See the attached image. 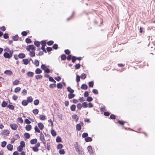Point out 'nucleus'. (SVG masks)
<instances>
[{
    "label": "nucleus",
    "instance_id": "nucleus-48",
    "mask_svg": "<svg viewBox=\"0 0 155 155\" xmlns=\"http://www.w3.org/2000/svg\"><path fill=\"white\" fill-rule=\"evenodd\" d=\"M25 41L28 44L31 43V39L29 38H27L25 39Z\"/></svg>",
    "mask_w": 155,
    "mask_h": 155
},
{
    "label": "nucleus",
    "instance_id": "nucleus-42",
    "mask_svg": "<svg viewBox=\"0 0 155 155\" xmlns=\"http://www.w3.org/2000/svg\"><path fill=\"white\" fill-rule=\"evenodd\" d=\"M67 58L65 54H62L61 56V60H65Z\"/></svg>",
    "mask_w": 155,
    "mask_h": 155
},
{
    "label": "nucleus",
    "instance_id": "nucleus-36",
    "mask_svg": "<svg viewBox=\"0 0 155 155\" xmlns=\"http://www.w3.org/2000/svg\"><path fill=\"white\" fill-rule=\"evenodd\" d=\"M7 107L11 110H14V106L12 105L9 104L7 106Z\"/></svg>",
    "mask_w": 155,
    "mask_h": 155
},
{
    "label": "nucleus",
    "instance_id": "nucleus-53",
    "mask_svg": "<svg viewBox=\"0 0 155 155\" xmlns=\"http://www.w3.org/2000/svg\"><path fill=\"white\" fill-rule=\"evenodd\" d=\"M63 147V146L62 144H59L57 147V148L58 149H62V148Z\"/></svg>",
    "mask_w": 155,
    "mask_h": 155
},
{
    "label": "nucleus",
    "instance_id": "nucleus-40",
    "mask_svg": "<svg viewBox=\"0 0 155 155\" xmlns=\"http://www.w3.org/2000/svg\"><path fill=\"white\" fill-rule=\"evenodd\" d=\"M33 113L35 115L37 114L38 113V111L37 109H35L33 110Z\"/></svg>",
    "mask_w": 155,
    "mask_h": 155
},
{
    "label": "nucleus",
    "instance_id": "nucleus-6",
    "mask_svg": "<svg viewBox=\"0 0 155 155\" xmlns=\"http://www.w3.org/2000/svg\"><path fill=\"white\" fill-rule=\"evenodd\" d=\"M84 123L83 122H80V123L77 124L76 126V129L77 130L80 131L81 129V126H83Z\"/></svg>",
    "mask_w": 155,
    "mask_h": 155
},
{
    "label": "nucleus",
    "instance_id": "nucleus-31",
    "mask_svg": "<svg viewBox=\"0 0 155 155\" xmlns=\"http://www.w3.org/2000/svg\"><path fill=\"white\" fill-rule=\"evenodd\" d=\"M4 51L5 52H10L11 51H13L12 50H11L9 48H8V47H5L4 49Z\"/></svg>",
    "mask_w": 155,
    "mask_h": 155
},
{
    "label": "nucleus",
    "instance_id": "nucleus-24",
    "mask_svg": "<svg viewBox=\"0 0 155 155\" xmlns=\"http://www.w3.org/2000/svg\"><path fill=\"white\" fill-rule=\"evenodd\" d=\"M33 98L31 96L27 98V100L28 101V102L29 103H31L33 101Z\"/></svg>",
    "mask_w": 155,
    "mask_h": 155
},
{
    "label": "nucleus",
    "instance_id": "nucleus-60",
    "mask_svg": "<svg viewBox=\"0 0 155 155\" xmlns=\"http://www.w3.org/2000/svg\"><path fill=\"white\" fill-rule=\"evenodd\" d=\"M81 65L79 64H76L75 65V67L76 69H79L80 68Z\"/></svg>",
    "mask_w": 155,
    "mask_h": 155
},
{
    "label": "nucleus",
    "instance_id": "nucleus-23",
    "mask_svg": "<svg viewBox=\"0 0 155 155\" xmlns=\"http://www.w3.org/2000/svg\"><path fill=\"white\" fill-rule=\"evenodd\" d=\"M27 75L28 77H33L34 75V73L33 72L29 71L27 73Z\"/></svg>",
    "mask_w": 155,
    "mask_h": 155
},
{
    "label": "nucleus",
    "instance_id": "nucleus-28",
    "mask_svg": "<svg viewBox=\"0 0 155 155\" xmlns=\"http://www.w3.org/2000/svg\"><path fill=\"white\" fill-rule=\"evenodd\" d=\"M8 105V103L5 101H3L1 104L2 106L3 107H5Z\"/></svg>",
    "mask_w": 155,
    "mask_h": 155
},
{
    "label": "nucleus",
    "instance_id": "nucleus-59",
    "mask_svg": "<svg viewBox=\"0 0 155 155\" xmlns=\"http://www.w3.org/2000/svg\"><path fill=\"white\" fill-rule=\"evenodd\" d=\"M88 136V134L87 133H84L82 135V137L83 138L87 137Z\"/></svg>",
    "mask_w": 155,
    "mask_h": 155
},
{
    "label": "nucleus",
    "instance_id": "nucleus-64",
    "mask_svg": "<svg viewBox=\"0 0 155 155\" xmlns=\"http://www.w3.org/2000/svg\"><path fill=\"white\" fill-rule=\"evenodd\" d=\"M12 38L14 41H17L18 39V35H15V36H13L12 37Z\"/></svg>",
    "mask_w": 155,
    "mask_h": 155
},
{
    "label": "nucleus",
    "instance_id": "nucleus-11",
    "mask_svg": "<svg viewBox=\"0 0 155 155\" xmlns=\"http://www.w3.org/2000/svg\"><path fill=\"white\" fill-rule=\"evenodd\" d=\"M4 73L8 75H11L12 74V72L10 70H6L4 72Z\"/></svg>",
    "mask_w": 155,
    "mask_h": 155
},
{
    "label": "nucleus",
    "instance_id": "nucleus-57",
    "mask_svg": "<svg viewBox=\"0 0 155 155\" xmlns=\"http://www.w3.org/2000/svg\"><path fill=\"white\" fill-rule=\"evenodd\" d=\"M47 44L48 45H51L54 44V41H50L47 42Z\"/></svg>",
    "mask_w": 155,
    "mask_h": 155
},
{
    "label": "nucleus",
    "instance_id": "nucleus-35",
    "mask_svg": "<svg viewBox=\"0 0 155 155\" xmlns=\"http://www.w3.org/2000/svg\"><path fill=\"white\" fill-rule=\"evenodd\" d=\"M41 44L42 45V46H45L46 45V41H42L41 42Z\"/></svg>",
    "mask_w": 155,
    "mask_h": 155
},
{
    "label": "nucleus",
    "instance_id": "nucleus-32",
    "mask_svg": "<svg viewBox=\"0 0 155 155\" xmlns=\"http://www.w3.org/2000/svg\"><path fill=\"white\" fill-rule=\"evenodd\" d=\"M34 43L35 45L37 47H39L40 45V42L38 41H35Z\"/></svg>",
    "mask_w": 155,
    "mask_h": 155
},
{
    "label": "nucleus",
    "instance_id": "nucleus-45",
    "mask_svg": "<svg viewBox=\"0 0 155 155\" xmlns=\"http://www.w3.org/2000/svg\"><path fill=\"white\" fill-rule=\"evenodd\" d=\"M57 87L58 88L61 89L63 87V86L61 83H59L58 84Z\"/></svg>",
    "mask_w": 155,
    "mask_h": 155
},
{
    "label": "nucleus",
    "instance_id": "nucleus-37",
    "mask_svg": "<svg viewBox=\"0 0 155 155\" xmlns=\"http://www.w3.org/2000/svg\"><path fill=\"white\" fill-rule=\"evenodd\" d=\"M7 142L5 141H3L1 143V146L2 147H4L6 145Z\"/></svg>",
    "mask_w": 155,
    "mask_h": 155
},
{
    "label": "nucleus",
    "instance_id": "nucleus-54",
    "mask_svg": "<svg viewBox=\"0 0 155 155\" xmlns=\"http://www.w3.org/2000/svg\"><path fill=\"white\" fill-rule=\"evenodd\" d=\"M23 147H22V146H19L18 148H17V150L19 152L22 151V150H23Z\"/></svg>",
    "mask_w": 155,
    "mask_h": 155
},
{
    "label": "nucleus",
    "instance_id": "nucleus-12",
    "mask_svg": "<svg viewBox=\"0 0 155 155\" xmlns=\"http://www.w3.org/2000/svg\"><path fill=\"white\" fill-rule=\"evenodd\" d=\"M73 119H74L76 122H77L79 120V117L77 114H74L72 117Z\"/></svg>",
    "mask_w": 155,
    "mask_h": 155
},
{
    "label": "nucleus",
    "instance_id": "nucleus-27",
    "mask_svg": "<svg viewBox=\"0 0 155 155\" xmlns=\"http://www.w3.org/2000/svg\"><path fill=\"white\" fill-rule=\"evenodd\" d=\"M36 74H40L42 72V71L39 68H37L35 71Z\"/></svg>",
    "mask_w": 155,
    "mask_h": 155
},
{
    "label": "nucleus",
    "instance_id": "nucleus-1",
    "mask_svg": "<svg viewBox=\"0 0 155 155\" xmlns=\"http://www.w3.org/2000/svg\"><path fill=\"white\" fill-rule=\"evenodd\" d=\"M26 50L30 52L29 55L31 57H33L35 56V48L33 45H29L26 47Z\"/></svg>",
    "mask_w": 155,
    "mask_h": 155
},
{
    "label": "nucleus",
    "instance_id": "nucleus-39",
    "mask_svg": "<svg viewBox=\"0 0 155 155\" xmlns=\"http://www.w3.org/2000/svg\"><path fill=\"white\" fill-rule=\"evenodd\" d=\"M39 62L37 60H35L34 62V64L36 66H38L39 65Z\"/></svg>",
    "mask_w": 155,
    "mask_h": 155
},
{
    "label": "nucleus",
    "instance_id": "nucleus-22",
    "mask_svg": "<svg viewBox=\"0 0 155 155\" xmlns=\"http://www.w3.org/2000/svg\"><path fill=\"white\" fill-rule=\"evenodd\" d=\"M25 55L24 53H20L18 55V57L20 58H23L25 57Z\"/></svg>",
    "mask_w": 155,
    "mask_h": 155
},
{
    "label": "nucleus",
    "instance_id": "nucleus-10",
    "mask_svg": "<svg viewBox=\"0 0 155 155\" xmlns=\"http://www.w3.org/2000/svg\"><path fill=\"white\" fill-rule=\"evenodd\" d=\"M32 128V126L30 124H27L25 127V129L27 131L31 130Z\"/></svg>",
    "mask_w": 155,
    "mask_h": 155
},
{
    "label": "nucleus",
    "instance_id": "nucleus-47",
    "mask_svg": "<svg viewBox=\"0 0 155 155\" xmlns=\"http://www.w3.org/2000/svg\"><path fill=\"white\" fill-rule=\"evenodd\" d=\"M49 80L50 81L52 82H54L55 83L56 81L52 77H50L49 78Z\"/></svg>",
    "mask_w": 155,
    "mask_h": 155
},
{
    "label": "nucleus",
    "instance_id": "nucleus-2",
    "mask_svg": "<svg viewBox=\"0 0 155 155\" xmlns=\"http://www.w3.org/2000/svg\"><path fill=\"white\" fill-rule=\"evenodd\" d=\"M34 129L35 132L38 133H40V140L44 144L45 143V140L44 134L41 131L39 130L37 126H36L35 127Z\"/></svg>",
    "mask_w": 155,
    "mask_h": 155
},
{
    "label": "nucleus",
    "instance_id": "nucleus-14",
    "mask_svg": "<svg viewBox=\"0 0 155 155\" xmlns=\"http://www.w3.org/2000/svg\"><path fill=\"white\" fill-rule=\"evenodd\" d=\"M37 142V140L36 138L32 139L30 141V143L32 144H36Z\"/></svg>",
    "mask_w": 155,
    "mask_h": 155
},
{
    "label": "nucleus",
    "instance_id": "nucleus-7",
    "mask_svg": "<svg viewBox=\"0 0 155 155\" xmlns=\"http://www.w3.org/2000/svg\"><path fill=\"white\" fill-rule=\"evenodd\" d=\"M10 127L12 129L14 130H16L18 128V125L15 124H11Z\"/></svg>",
    "mask_w": 155,
    "mask_h": 155
},
{
    "label": "nucleus",
    "instance_id": "nucleus-43",
    "mask_svg": "<svg viewBox=\"0 0 155 155\" xmlns=\"http://www.w3.org/2000/svg\"><path fill=\"white\" fill-rule=\"evenodd\" d=\"M18 122H20L21 124H22L23 122V120L21 117H18L17 120Z\"/></svg>",
    "mask_w": 155,
    "mask_h": 155
},
{
    "label": "nucleus",
    "instance_id": "nucleus-20",
    "mask_svg": "<svg viewBox=\"0 0 155 155\" xmlns=\"http://www.w3.org/2000/svg\"><path fill=\"white\" fill-rule=\"evenodd\" d=\"M68 91L70 92V93H73L74 92V90L72 89L70 87H67Z\"/></svg>",
    "mask_w": 155,
    "mask_h": 155
},
{
    "label": "nucleus",
    "instance_id": "nucleus-15",
    "mask_svg": "<svg viewBox=\"0 0 155 155\" xmlns=\"http://www.w3.org/2000/svg\"><path fill=\"white\" fill-rule=\"evenodd\" d=\"M28 103V102L27 100H24L22 102V105L24 106H26L27 105Z\"/></svg>",
    "mask_w": 155,
    "mask_h": 155
},
{
    "label": "nucleus",
    "instance_id": "nucleus-5",
    "mask_svg": "<svg viewBox=\"0 0 155 155\" xmlns=\"http://www.w3.org/2000/svg\"><path fill=\"white\" fill-rule=\"evenodd\" d=\"M10 134V131L8 130L5 129L3 130L1 133V134L2 135H5L8 136Z\"/></svg>",
    "mask_w": 155,
    "mask_h": 155
},
{
    "label": "nucleus",
    "instance_id": "nucleus-61",
    "mask_svg": "<svg viewBox=\"0 0 155 155\" xmlns=\"http://www.w3.org/2000/svg\"><path fill=\"white\" fill-rule=\"evenodd\" d=\"M32 150L35 152H37L39 150L38 148L35 146L33 147Z\"/></svg>",
    "mask_w": 155,
    "mask_h": 155
},
{
    "label": "nucleus",
    "instance_id": "nucleus-33",
    "mask_svg": "<svg viewBox=\"0 0 155 155\" xmlns=\"http://www.w3.org/2000/svg\"><path fill=\"white\" fill-rule=\"evenodd\" d=\"M62 140L61 137L59 136H58L56 138V141L58 142H61Z\"/></svg>",
    "mask_w": 155,
    "mask_h": 155
},
{
    "label": "nucleus",
    "instance_id": "nucleus-25",
    "mask_svg": "<svg viewBox=\"0 0 155 155\" xmlns=\"http://www.w3.org/2000/svg\"><path fill=\"white\" fill-rule=\"evenodd\" d=\"M24 136L25 138L27 139H29L30 137V134L28 133H25Z\"/></svg>",
    "mask_w": 155,
    "mask_h": 155
},
{
    "label": "nucleus",
    "instance_id": "nucleus-13",
    "mask_svg": "<svg viewBox=\"0 0 155 155\" xmlns=\"http://www.w3.org/2000/svg\"><path fill=\"white\" fill-rule=\"evenodd\" d=\"M7 148L8 150L11 151L13 150V146L12 144H8L7 146Z\"/></svg>",
    "mask_w": 155,
    "mask_h": 155
},
{
    "label": "nucleus",
    "instance_id": "nucleus-4",
    "mask_svg": "<svg viewBox=\"0 0 155 155\" xmlns=\"http://www.w3.org/2000/svg\"><path fill=\"white\" fill-rule=\"evenodd\" d=\"M13 53V51H11L9 53L8 52H5L3 54V56L5 58L9 59L12 56Z\"/></svg>",
    "mask_w": 155,
    "mask_h": 155
},
{
    "label": "nucleus",
    "instance_id": "nucleus-16",
    "mask_svg": "<svg viewBox=\"0 0 155 155\" xmlns=\"http://www.w3.org/2000/svg\"><path fill=\"white\" fill-rule=\"evenodd\" d=\"M68 98L70 99L74 98L75 96V95L73 93H70L68 94Z\"/></svg>",
    "mask_w": 155,
    "mask_h": 155
},
{
    "label": "nucleus",
    "instance_id": "nucleus-49",
    "mask_svg": "<svg viewBox=\"0 0 155 155\" xmlns=\"http://www.w3.org/2000/svg\"><path fill=\"white\" fill-rule=\"evenodd\" d=\"M59 153L61 154H64L65 153V151L64 149H61L59 151Z\"/></svg>",
    "mask_w": 155,
    "mask_h": 155
},
{
    "label": "nucleus",
    "instance_id": "nucleus-29",
    "mask_svg": "<svg viewBox=\"0 0 155 155\" xmlns=\"http://www.w3.org/2000/svg\"><path fill=\"white\" fill-rule=\"evenodd\" d=\"M87 77V75L84 73L82 74L81 75V78L82 79H85Z\"/></svg>",
    "mask_w": 155,
    "mask_h": 155
},
{
    "label": "nucleus",
    "instance_id": "nucleus-62",
    "mask_svg": "<svg viewBox=\"0 0 155 155\" xmlns=\"http://www.w3.org/2000/svg\"><path fill=\"white\" fill-rule=\"evenodd\" d=\"M21 34L23 36H25L27 35V32L26 31H24L22 32Z\"/></svg>",
    "mask_w": 155,
    "mask_h": 155
},
{
    "label": "nucleus",
    "instance_id": "nucleus-21",
    "mask_svg": "<svg viewBox=\"0 0 155 155\" xmlns=\"http://www.w3.org/2000/svg\"><path fill=\"white\" fill-rule=\"evenodd\" d=\"M84 139L86 142H90L92 141V138L91 137H87L85 138Z\"/></svg>",
    "mask_w": 155,
    "mask_h": 155
},
{
    "label": "nucleus",
    "instance_id": "nucleus-19",
    "mask_svg": "<svg viewBox=\"0 0 155 155\" xmlns=\"http://www.w3.org/2000/svg\"><path fill=\"white\" fill-rule=\"evenodd\" d=\"M39 117L41 120H44L46 119V116L45 115H40Z\"/></svg>",
    "mask_w": 155,
    "mask_h": 155
},
{
    "label": "nucleus",
    "instance_id": "nucleus-52",
    "mask_svg": "<svg viewBox=\"0 0 155 155\" xmlns=\"http://www.w3.org/2000/svg\"><path fill=\"white\" fill-rule=\"evenodd\" d=\"M42 78V76L41 75H37L35 76V78L37 80L41 79Z\"/></svg>",
    "mask_w": 155,
    "mask_h": 155
},
{
    "label": "nucleus",
    "instance_id": "nucleus-9",
    "mask_svg": "<svg viewBox=\"0 0 155 155\" xmlns=\"http://www.w3.org/2000/svg\"><path fill=\"white\" fill-rule=\"evenodd\" d=\"M87 150L90 154L93 155L94 154L93 151L91 146H89L87 147Z\"/></svg>",
    "mask_w": 155,
    "mask_h": 155
},
{
    "label": "nucleus",
    "instance_id": "nucleus-8",
    "mask_svg": "<svg viewBox=\"0 0 155 155\" xmlns=\"http://www.w3.org/2000/svg\"><path fill=\"white\" fill-rule=\"evenodd\" d=\"M38 128L40 130H42L44 128V126L43 124L41 122H39L38 123Z\"/></svg>",
    "mask_w": 155,
    "mask_h": 155
},
{
    "label": "nucleus",
    "instance_id": "nucleus-18",
    "mask_svg": "<svg viewBox=\"0 0 155 155\" xmlns=\"http://www.w3.org/2000/svg\"><path fill=\"white\" fill-rule=\"evenodd\" d=\"M76 105L74 104L72 105L70 107V109L72 111H74L76 109Z\"/></svg>",
    "mask_w": 155,
    "mask_h": 155
},
{
    "label": "nucleus",
    "instance_id": "nucleus-41",
    "mask_svg": "<svg viewBox=\"0 0 155 155\" xmlns=\"http://www.w3.org/2000/svg\"><path fill=\"white\" fill-rule=\"evenodd\" d=\"M21 88L20 87H17L14 89V92L15 93H17L21 90Z\"/></svg>",
    "mask_w": 155,
    "mask_h": 155
},
{
    "label": "nucleus",
    "instance_id": "nucleus-34",
    "mask_svg": "<svg viewBox=\"0 0 155 155\" xmlns=\"http://www.w3.org/2000/svg\"><path fill=\"white\" fill-rule=\"evenodd\" d=\"M117 122H118V123L120 124V125H121L122 126H124L125 123V121H123L120 120H119Z\"/></svg>",
    "mask_w": 155,
    "mask_h": 155
},
{
    "label": "nucleus",
    "instance_id": "nucleus-26",
    "mask_svg": "<svg viewBox=\"0 0 155 155\" xmlns=\"http://www.w3.org/2000/svg\"><path fill=\"white\" fill-rule=\"evenodd\" d=\"M19 83V81L18 80H15L13 82V85H18Z\"/></svg>",
    "mask_w": 155,
    "mask_h": 155
},
{
    "label": "nucleus",
    "instance_id": "nucleus-30",
    "mask_svg": "<svg viewBox=\"0 0 155 155\" xmlns=\"http://www.w3.org/2000/svg\"><path fill=\"white\" fill-rule=\"evenodd\" d=\"M23 62L24 64L26 65L28 64L29 62L28 60L26 58L23 59Z\"/></svg>",
    "mask_w": 155,
    "mask_h": 155
},
{
    "label": "nucleus",
    "instance_id": "nucleus-50",
    "mask_svg": "<svg viewBox=\"0 0 155 155\" xmlns=\"http://www.w3.org/2000/svg\"><path fill=\"white\" fill-rule=\"evenodd\" d=\"M94 83L93 81L89 82L88 83L89 86L90 87H93L94 86Z\"/></svg>",
    "mask_w": 155,
    "mask_h": 155
},
{
    "label": "nucleus",
    "instance_id": "nucleus-46",
    "mask_svg": "<svg viewBox=\"0 0 155 155\" xmlns=\"http://www.w3.org/2000/svg\"><path fill=\"white\" fill-rule=\"evenodd\" d=\"M82 106L83 107L85 108L87 107V104L86 102H84L82 103Z\"/></svg>",
    "mask_w": 155,
    "mask_h": 155
},
{
    "label": "nucleus",
    "instance_id": "nucleus-38",
    "mask_svg": "<svg viewBox=\"0 0 155 155\" xmlns=\"http://www.w3.org/2000/svg\"><path fill=\"white\" fill-rule=\"evenodd\" d=\"M39 102V100L38 99H36L34 101V104L35 105H37L38 104Z\"/></svg>",
    "mask_w": 155,
    "mask_h": 155
},
{
    "label": "nucleus",
    "instance_id": "nucleus-55",
    "mask_svg": "<svg viewBox=\"0 0 155 155\" xmlns=\"http://www.w3.org/2000/svg\"><path fill=\"white\" fill-rule=\"evenodd\" d=\"M110 118L111 119L114 120L116 119L115 116L113 114H111L110 117Z\"/></svg>",
    "mask_w": 155,
    "mask_h": 155
},
{
    "label": "nucleus",
    "instance_id": "nucleus-44",
    "mask_svg": "<svg viewBox=\"0 0 155 155\" xmlns=\"http://www.w3.org/2000/svg\"><path fill=\"white\" fill-rule=\"evenodd\" d=\"M51 133L52 135L53 136H55L57 134H56V132L55 131L53 130H51Z\"/></svg>",
    "mask_w": 155,
    "mask_h": 155
},
{
    "label": "nucleus",
    "instance_id": "nucleus-58",
    "mask_svg": "<svg viewBox=\"0 0 155 155\" xmlns=\"http://www.w3.org/2000/svg\"><path fill=\"white\" fill-rule=\"evenodd\" d=\"M56 86V85L55 83L54 84H51L49 85V87L51 88L55 87Z\"/></svg>",
    "mask_w": 155,
    "mask_h": 155
},
{
    "label": "nucleus",
    "instance_id": "nucleus-56",
    "mask_svg": "<svg viewBox=\"0 0 155 155\" xmlns=\"http://www.w3.org/2000/svg\"><path fill=\"white\" fill-rule=\"evenodd\" d=\"M47 146L46 149L48 150H49L50 149V143L49 142H48L47 143Z\"/></svg>",
    "mask_w": 155,
    "mask_h": 155
},
{
    "label": "nucleus",
    "instance_id": "nucleus-51",
    "mask_svg": "<svg viewBox=\"0 0 155 155\" xmlns=\"http://www.w3.org/2000/svg\"><path fill=\"white\" fill-rule=\"evenodd\" d=\"M77 107L78 109L81 110L82 107V105L81 104L78 103L77 104Z\"/></svg>",
    "mask_w": 155,
    "mask_h": 155
},
{
    "label": "nucleus",
    "instance_id": "nucleus-17",
    "mask_svg": "<svg viewBox=\"0 0 155 155\" xmlns=\"http://www.w3.org/2000/svg\"><path fill=\"white\" fill-rule=\"evenodd\" d=\"M81 88L82 89L86 90L87 88V85L85 84H83L81 87Z\"/></svg>",
    "mask_w": 155,
    "mask_h": 155
},
{
    "label": "nucleus",
    "instance_id": "nucleus-63",
    "mask_svg": "<svg viewBox=\"0 0 155 155\" xmlns=\"http://www.w3.org/2000/svg\"><path fill=\"white\" fill-rule=\"evenodd\" d=\"M25 121V123L28 124H29L31 123V122L28 119H26Z\"/></svg>",
    "mask_w": 155,
    "mask_h": 155
},
{
    "label": "nucleus",
    "instance_id": "nucleus-3",
    "mask_svg": "<svg viewBox=\"0 0 155 155\" xmlns=\"http://www.w3.org/2000/svg\"><path fill=\"white\" fill-rule=\"evenodd\" d=\"M74 147L76 151L80 154H82V151L81 147L80 146L78 145V143L76 142L74 143Z\"/></svg>",
    "mask_w": 155,
    "mask_h": 155
}]
</instances>
